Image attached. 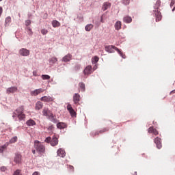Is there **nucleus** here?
<instances>
[{"label": "nucleus", "instance_id": "obj_37", "mask_svg": "<svg viewBox=\"0 0 175 175\" xmlns=\"http://www.w3.org/2000/svg\"><path fill=\"white\" fill-rule=\"evenodd\" d=\"M13 175H23V174H21V170H16L14 172Z\"/></svg>", "mask_w": 175, "mask_h": 175}, {"label": "nucleus", "instance_id": "obj_52", "mask_svg": "<svg viewBox=\"0 0 175 175\" xmlns=\"http://www.w3.org/2000/svg\"><path fill=\"white\" fill-rule=\"evenodd\" d=\"M101 23H103V18H101Z\"/></svg>", "mask_w": 175, "mask_h": 175}, {"label": "nucleus", "instance_id": "obj_10", "mask_svg": "<svg viewBox=\"0 0 175 175\" xmlns=\"http://www.w3.org/2000/svg\"><path fill=\"white\" fill-rule=\"evenodd\" d=\"M40 100H42V102H48L50 103V102H53L54 100V98L50 96H44L40 98Z\"/></svg>", "mask_w": 175, "mask_h": 175}, {"label": "nucleus", "instance_id": "obj_44", "mask_svg": "<svg viewBox=\"0 0 175 175\" xmlns=\"http://www.w3.org/2000/svg\"><path fill=\"white\" fill-rule=\"evenodd\" d=\"M3 12V10L2 9V7H0V17L2 16V13Z\"/></svg>", "mask_w": 175, "mask_h": 175}, {"label": "nucleus", "instance_id": "obj_42", "mask_svg": "<svg viewBox=\"0 0 175 175\" xmlns=\"http://www.w3.org/2000/svg\"><path fill=\"white\" fill-rule=\"evenodd\" d=\"M174 3H175L174 0H171V3H170L171 8H172V6H174Z\"/></svg>", "mask_w": 175, "mask_h": 175}, {"label": "nucleus", "instance_id": "obj_8", "mask_svg": "<svg viewBox=\"0 0 175 175\" xmlns=\"http://www.w3.org/2000/svg\"><path fill=\"white\" fill-rule=\"evenodd\" d=\"M67 110L69 111L71 117H76V111H75V109H73V107H72V105L68 104Z\"/></svg>", "mask_w": 175, "mask_h": 175}, {"label": "nucleus", "instance_id": "obj_43", "mask_svg": "<svg viewBox=\"0 0 175 175\" xmlns=\"http://www.w3.org/2000/svg\"><path fill=\"white\" fill-rule=\"evenodd\" d=\"M0 170L1 172H6V167H1Z\"/></svg>", "mask_w": 175, "mask_h": 175}, {"label": "nucleus", "instance_id": "obj_18", "mask_svg": "<svg viewBox=\"0 0 175 175\" xmlns=\"http://www.w3.org/2000/svg\"><path fill=\"white\" fill-rule=\"evenodd\" d=\"M58 144V138L57 137L53 136L52 140H51V145L53 147H55Z\"/></svg>", "mask_w": 175, "mask_h": 175}, {"label": "nucleus", "instance_id": "obj_41", "mask_svg": "<svg viewBox=\"0 0 175 175\" xmlns=\"http://www.w3.org/2000/svg\"><path fill=\"white\" fill-rule=\"evenodd\" d=\"M124 5H129V0H123Z\"/></svg>", "mask_w": 175, "mask_h": 175}, {"label": "nucleus", "instance_id": "obj_30", "mask_svg": "<svg viewBox=\"0 0 175 175\" xmlns=\"http://www.w3.org/2000/svg\"><path fill=\"white\" fill-rule=\"evenodd\" d=\"M8 146H9V144H5L3 145L2 146H0V154H2V152H3V151H5V150H6V148H8Z\"/></svg>", "mask_w": 175, "mask_h": 175}, {"label": "nucleus", "instance_id": "obj_28", "mask_svg": "<svg viewBox=\"0 0 175 175\" xmlns=\"http://www.w3.org/2000/svg\"><path fill=\"white\" fill-rule=\"evenodd\" d=\"M79 87L81 92H84V91H85V85L84 84V83H83V82L79 83Z\"/></svg>", "mask_w": 175, "mask_h": 175}, {"label": "nucleus", "instance_id": "obj_19", "mask_svg": "<svg viewBox=\"0 0 175 175\" xmlns=\"http://www.w3.org/2000/svg\"><path fill=\"white\" fill-rule=\"evenodd\" d=\"M26 125L27 126H33L36 125V122H35V120H33L32 119H30L26 122Z\"/></svg>", "mask_w": 175, "mask_h": 175}, {"label": "nucleus", "instance_id": "obj_15", "mask_svg": "<svg viewBox=\"0 0 175 175\" xmlns=\"http://www.w3.org/2000/svg\"><path fill=\"white\" fill-rule=\"evenodd\" d=\"M92 73V66H88L84 70V75H91Z\"/></svg>", "mask_w": 175, "mask_h": 175}, {"label": "nucleus", "instance_id": "obj_38", "mask_svg": "<svg viewBox=\"0 0 175 175\" xmlns=\"http://www.w3.org/2000/svg\"><path fill=\"white\" fill-rule=\"evenodd\" d=\"M45 143H51V137H48L44 140Z\"/></svg>", "mask_w": 175, "mask_h": 175}, {"label": "nucleus", "instance_id": "obj_36", "mask_svg": "<svg viewBox=\"0 0 175 175\" xmlns=\"http://www.w3.org/2000/svg\"><path fill=\"white\" fill-rule=\"evenodd\" d=\"M48 33H49V31L47 29H41L42 35H47Z\"/></svg>", "mask_w": 175, "mask_h": 175}, {"label": "nucleus", "instance_id": "obj_46", "mask_svg": "<svg viewBox=\"0 0 175 175\" xmlns=\"http://www.w3.org/2000/svg\"><path fill=\"white\" fill-rule=\"evenodd\" d=\"M32 175H40V173L39 172H35Z\"/></svg>", "mask_w": 175, "mask_h": 175}, {"label": "nucleus", "instance_id": "obj_32", "mask_svg": "<svg viewBox=\"0 0 175 175\" xmlns=\"http://www.w3.org/2000/svg\"><path fill=\"white\" fill-rule=\"evenodd\" d=\"M17 136L13 137L9 142L10 144H13V143L17 142Z\"/></svg>", "mask_w": 175, "mask_h": 175}, {"label": "nucleus", "instance_id": "obj_2", "mask_svg": "<svg viewBox=\"0 0 175 175\" xmlns=\"http://www.w3.org/2000/svg\"><path fill=\"white\" fill-rule=\"evenodd\" d=\"M42 114L45 117H48V118L54 124H57L58 122V120L54 118V115L53 114V112L49 110L47 108H44L42 111Z\"/></svg>", "mask_w": 175, "mask_h": 175}, {"label": "nucleus", "instance_id": "obj_33", "mask_svg": "<svg viewBox=\"0 0 175 175\" xmlns=\"http://www.w3.org/2000/svg\"><path fill=\"white\" fill-rule=\"evenodd\" d=\"M5 25H9V24L12 23V18L10 16L7 17L5 18Z\"/></svg>", "mask_w": 175, "mask_h": 175}, {"label": "nucleus", "instance_id": "obj_17", "mask_svg": "<svg viewBox=\"0 0 175 175\" xmlns=\"http://www.w3.org/2000/svg\"><path fill=\"white\" fill-rule=\"evenodd\" d=\"M71 60H72V55L70 53L66 55L62 58L63 62H69V61H71Z\"/></svg>", "mask_w": 175, "mask_h": 175}, {"label": "nucleus", "instance_id": "obj_5", "mask_svg": "<svg viewBox=\"0 0 175 175\" xmlns=\"http://www.w3.org/2000/svg\"><path fill=\"white\" fill-rule=\"evenodd\" d=\"M154 143L156 144V146L159 150L162 148V139L159 137L154 138Z\"/></svg>", "mask_w": 175, "mask_h": 175}, {"label": "nucleus", "instance_id": "obj_4", "mask_svg": "<svg viewBox=\"0 0 175 175\" xmlns=\"http://www.w3.org/2000/svg\"><path fill=\"white\" fill-rule=\"evenodd\" d=\"M105 49V51H107V53H113L114 52L113 50H116V51H117L118 54H120V57H123L124 59L126 58V56L125 55V54L122 53V52H121V51H120L118 48L116 47L115 46H113V45L106 46Z\"/></svg>", "mask_w": 175, "mask_h": 175}, {"label": "nucleus", "instance_id": "obj_9", "mask_svg": "<svg viewBox=\"0 0 175 175\" xmlns=\"http://www.w3.org/2000/svg\"><path fill=\"white\" fill-rule=\"evenodd\" d=\"M20 55H22L23 57H28L29 55V50L27 49L22 48L19 51Z\"/></svg>", "mask_w": 175, "mask_h": 175}, {"label": "nucleus", "instance_id": "obj_23", "mask_svg": "<svg viewBox=\"0 0 175 175\" xmlns=\"http://www.w3.org/2000/svg\"><path fill=\"white\" fill-rule=\"evenodd\" d=\"M43 108V103L38 101L36 103V110H40Z\"/></svg>", "mask_w": 175, "mask_h": 175}, {"label": "nucleus", "instance_id": "obj_26", "mask_svg": "<svg viewBox=\"0 0 175 175\" xmlns=\"http://www.w3.org/2000/svg\"><path fill=\"white\" fill-rule=\"evenodd\" d=\"M49 61L51 65H54V64L58 62V59L55 57H53L50 58Z\"/></svg>", "mask_w": 175, "mask_h": 175}, {"label": "nucleus", "instance_id": "obj_34", "mask_svg": "<svg viewBox=\"0 0 175 175\" xmlns=\"http://www.w3.org/2000/svg\"><path fill=\"white\" fill-rule=\"evenodd\" d=\"M99 61V57L98 56H95L92 59V64H96Z\"/></svg>", "mask_w": 175, "mask_h": 175}, {"label": "nucleus", "instance_id": "obj_29", "mask_svg": "<svg viewBox=\"0 0 175 175\" xmlns=\"http://www.w3.org/2000/svg\"><path fill=\"white\" fill-rule=\"evenodd\" d=\"M92 28H94V25L92 24H88L85 27V30L87 32H90V31H91V29H92Z\"/></svg>", "mask_w": 175, "mask_h": 175}, {"label": "nucleus", "instance_id": "obj_16", "mask_svg": "<svg viewBox=\"0 0 175 175\" xmlns=\"http://www.w3.org/2000/svg\"><path fill=\"white\" fill-rule=\"evenodd\" d=\"M17 87H11L8 88L6 90L7 94H13L17 92Z\"/></svg>", "mask_w": 175, "mask_h": 175}, {"label": "nucleus", "instance_id": "obj_21", "mask_svg": "<svg viewBox=\"0 0 175 175\" xmlns=\"http://www.w3.org/2000/svg\"><path fill=\"white\" fill-rule=\"evenodd\" d=\"M57 128L59 129H65V128H66V124L64 122H59L57 124Z\"/></svg>", "mask_w": 175, "mask_h": 175}, {"label": "nucleus", "instance_id": "obj_51", "mask_svg": "<svg viewBox=\"0 0 175 175\" xmlns=\"http://www.w3.org/2000/svg\"><path fill=\"white\" fill-rule=\"evenodd\" d=\"M93 69H94V70H95V69H96V67L94 66V67L93 68Z\"/></svg>", "mask_w": 175, "mask_h": 175}, {"label": "nucleus", "instance_id": "obj_27", "mask_svg": "<svg viewBox=\"0 0 175 175\" xmlns=\"http://www.w3.org/2000/svg\"><path fill=\"white\" fill-rule=\"evenodd\" d=\"M52 26L53 27V28H57L61 26V23H59V22H58L57 21L55 20L52 21Z\"/></svg>", "mask_w": 175, "mask_h": 175}, {"label": "nucleus", "instance_id": "obj_1", "mask_svg": "<svg viewBox=\"0 0 175 175\" xmlns=\"http://www.w3.org/2000/svg\"><path fill=\"white\" fill-rule=\"evenodd\" d=\"M13 118L18 117L19 121L25 120V114L24 113V106L18 107L12 114Z\"/></svg>", "mask_w": 175, "mask_h": 175}, {"label": "nucleus", "instance_id": "obj_20", "mask_svg": "<svg viewBox=\"0 0 175 175\" xmlns=\"http://www.w3.org/2000/svg\"><path fill=\"white\" fill-rule=\"evenodd\" d=\"M110 6H111V3H110L109 2L104 3L103 5V10L104 12L105 10H107V9H109V8H110Z\"/></svg>", "mask_w": 175, "mask_h": 175}, {"label": "nucleus", "instance_id": "obj_3", "mask_svg": "<svg viewBox=\"0 0 175 175\" xmlns=\"http://www.w3.org/2000/svg\"><path fill=\"white\" fill-rule=\"evenodd\" d=\"M34 148L38 154H44V152H46V147L38 140L34 142Z\"/></svg>", "mask_w": 175, "mask_h": 175}, {"label": "nucleus", "instance_id": "obj_40", "mask_svg": "<svg viewBox=\"0 0 175 175\" xmlns=\"http://www.w3.org/2000/svg\"><path fill=\"white\" fill-rule=\"evenodd\" d=\"M68 169L69 170H70L71 172H73L75 170V167L72 166V165H69L68 166Z\"/></svg>", "mask_w": 175, "mask_h": 175}, {"label": "nucleus", "instance_id": "obj_22", "mask_svg": "<svg viewBox=\"0 0 175 175\" xmlns=\"http://www.w3.org/2000/svg\"><path fill=\"white\" fill-rule=\"evenodd\" d=\"M122 25V24L121 23V21H118L115 23V29H116V31H120V29H121Z\"/></svg>", "mask_w": 175, "mask_h": 175}, {"label": "nucleus", "instance_id": "obj_24", "mask_svg": "<svg viewBox=\"0 0 175 175\" xmlns=\"http://www.w3.org/2000/svg\"><path fill=\"white\" fill-rule=\"evenodd\" d=\"M104 132H109V128H105L100 131H96L92 134V136H96V135H99V133H103Z\"/></svg>", "mask_w": 175, "mask_h": 175}, {"label": "nucleus", "instance_id": "obj_11", "mask_svg": "<svg viewBox=\"0 0 175 175\" xmlns=\"http://www.w3.org/2000/svg\"><path fill=\"white\" fill-rule=\"evenodd\" d=\"M154 12L156 17V21H161V20H162V15L161 14V12H159L158 10H154Z\"/></svg>", "mask_w": 175, "mask_h": 175}, {"label": "nucleus", "instance_id": "obj_47", "mask_svg": "<svg viewBox=\"0 0 175 175\" xmlns=\"http://www.w3.org/2000/svg\"><path fill=\"white\" fill-rule=\"evenodd\" d=\"M38 72H36V71H33V76H38V74H37Z\"/></svg>", "mask_w": 175, "mask_h": 175}, {"label": "nucleus", "instance_id": "obj_7", "mask_svg": "<svg viewBox=\"0 0 175 175\" xmlns=\"http://www.w3.org/2000/svg\"><path fill=\"white\" fill-rule=\"evenodd\" d=\"M22 161L23 157L21 156V154L20 153H15L14 162H15V163H21Z\"/></svg>", "mask_w": 175, "mask_h": 175}, {"label": "nucleus", "instance_id": "obj_12", "mask_svg": "<svg viewBox=\"0 0 175 175\" xmlns=\"http://www.w3.org/2000/svg\"><path fill=\"white\" fill-rule=\"evenodd\" d=\"M57 156L60 157L61 158H64V157L66 155V153L65 152V150L63 148H59L57 152Z\"/></svg>", "mask_w": 175, "mask_h": 175}, {"label": "nucleus", "instance_id": "obj_39", "mask_svg": "<svg viewBox=\"0 0 175 175\" xmlns=\"http://www.w3.org/2000/svg\"><path fill=\"white\" fill-rule=\"evenodd\" d=\"M25 25H27V27H28V25H31V20L26 21Z\"/></svg>", "mask_w": 175, "mask_h": 175}, {"label": "nucleus", "instance_id": "obj_35", "mask_svg": "<svg viewBox=\"0 0 175 175\" xmlns=\"http://www.w3.org/2000/svg\"><path fill=\"white\" fill-rule=\"evenodd\" d=\"M41 77H42V80H50V79H51V77L47 75H42Z\"/></svg>", "mask_w": 175, "mask_h": 175}, {"label": "nucleus", "instance_id": "obj_49", "mask_svg": "<svg viewBox=\"0 0 175 175\" xmlns=\"http://www.w3.org/2000/svg\"><path fill=\"white\" fill-rule=\"evenodd\" d=\"M32 153H33V154H36V150H32Z\"/></svg>", "mask_w": 175, "mask_h": 175}, {"label": "nucleus", "instance_id": "obj_6", "mask_svg": "<svg viewBox=\"0 0 175 175\" xmlns=\"http://www.w3.org/2000/svg\"><path fill=\"white\" fill-rule=\"evenodd\" d=\"M42 92H44V90L42 88H40V89H36L33 91H31L30 94L31 96H38L39 94H42Z\"/></svg>", "mask_w": 175, "mask_h": 175}, {"label": "nucleus", "instance_id": "obj_50", "mask_svg": "<svg viewBox=\"0 0 175 175\" xmlns=\"http://www.w3.org/2000/svg\"><path fill=\"white\" fill-rule=\"evenodd\" d=\"M175 11V7L172 9V12Z\"/></svg>", "mask_w": 175, "mask_h": 175}, {"label": "nucleus", "instance_id": "obj_14", "mask_svg": "<svg viewBox=\"0 0 175 175\" xmlns=\"http://www.w3.org/2000/svg\"><path fill=\"white\" fill-rule=\"evenodd\" d=\"M73 102L75 105H77L80 102V94L75 93L73 96Z\"/></svg>", "mask_w": 175, "mask_h": 175}, {"label": "nucleus", "instance_id": "obj_13", "mask_svg": "<svg viewBox=\"0 0 175 175\" xmlns=\"http://www.w3.org/2000/svg\"><path fill=\"white\" fill-rule=\"evenodd\" d=\"M148 133H152V135H154V136H157V135L159 134V133L158 132V130L157 129H154L152 126H150L148 129Z\"/></svg>", "mask_w": 175, "mask_h": 175}, {"label": "nucleus", "instance_id": "obj_53", "mask_svg": "<svg viewBox=\"0 0 175 175\" xmlns=\"http://www.w3.org/2000/svg\"><path fill=\"white\" fill-rule=\"evenodd\" d=\"M2 0H0V2Z\"/></svg>", "mask_w": 175, "mask_h": 175}, {"label": "nucleus", "instance_id": "obj_48", "mask_svg": "<svg viewBox=\"0 0 175 175\" xmlns=\"http://www.w3.org/2000/svg\"><path fill=\"white\" fill-rule=\"evenodd\" d=\"M172 94H175V90H174L171 91V92H170V95H172Z\"/></svg>", "mask_w": 175, "mask_h": 175}, {"label": "nucleus", "instance_id": "obj_25", "mask_svg": "<svg viewBox=\"0 0 175 175\" xmlns=\"http://www.w3.org/2000/svg\"><path fill=\"white\" fill-rule=\"evenodd\" d=\"M123 21L126 24H129L130 23H132V18L131 16H126L123 18Z\"/></svg>", "mask_w": 175, "mask_h": 175}, {"label": "nucleus", "instance_id": "obj_45", "mask_svg": "<svg viewBox=\"0 0 175 175\" xmlns=\"http://www.w3.org/2000/svg\"><path fill=\"white\" fill-rule=\"evenodd\" d=\"M53 128H54V126H50L49 127H48V130L49 131H53Z\"/></svg>", "mask_w": 175, "mask_h": 175}, {"label": "nucleus", "instance_id": "obj_31", "mask_svg": "<svg viewBox=\"0 0 175 175\" xmlns=\"http://www.w3.org/2000/svg\"><path fill=\"white\" fill-rule=\"evenodd\" d=\"M161 0H157L154 5V9L156 10H158V9H159V7L161 6Z\"/></svg>", "mask_w": 175, "mask_h": 175}]
</instances>
